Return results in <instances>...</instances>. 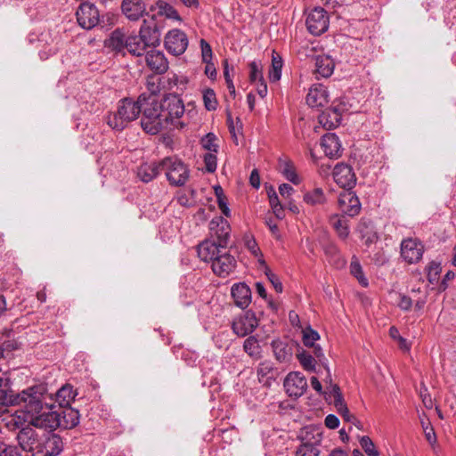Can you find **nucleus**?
Returning a JSON list of instances; mask_svg holds the SVG:
<instances>
[{
  "label": "nucleus",
  "instance_id": "obj_25",
  "mask_svg": "<svg viewBox=\"0 0 456 456\" xmlns=\"http://www.w3.org/2000/svg\"><path fill=\"white\" fill-rule=\"evenodd\" d=\"M328 92L321 84L314 85L306 95V103L311 108L323 107L328 102Z\"/></svg>",
  "mask_w": 456,
  "mask_h": 456
},
{
  "label": "nucleus",
  "instance_id": "obj_49",
  "mask_svg": "<svg viewBox=\"0 0 456 456\" xmlns=\"http://www.w3.org/2000/svg\"><path fill=\"white\" fill-rule=\"evenodd\" d=\"M249 79L252 83L263 81L262 64L260 61H252L249 63Z\"/></svg>",
  "mask_w": 456,
  "mask_h": 456
},
{
  "label": "nucleus",
  "instance_id": "obj_16",
  "mask_svg": "<svg viewBox=\"0 0 456 456\" xmlns=\"http://www.w3.org/2000/svg\"><path fill=\"white\" fill-rule=\"evenodd\" d=\"M211 263L212 271L219 277L228 276L236 267L235 258L226 249L223 250Z\"/></svg>",
  "mask_w": 456,
  "mask_h": 456
},
{
  "label": "nucleus",
  "instance_id": "obj_1",
  "mask_svg": "<svg viewBox=\"0 0 456 456\" xmlns=\"http://www.w3.org/2000/svg\"><path fill=\"white\" fill-rule=\"evenodd\" d=\"M47 399L53 400V395L48 392L46 384L31 386L19 393V404L31 417L40 413L44 407L52 408Z\"/></svg>",
  "mask_w": 456,
  "mask_h": 456
},
{
  "label": "nucleus",
  "instance_id": "obj_4",
  "mask_svg": "<svg viewBox=\"0 0 456 456\" xmlns=\"http://www.w3.org/2000/svg\"><path fill=\"white\" fill-rule=\"evenodd\" d=\"M162 170L165 171L167 180L173 186H183L190 178L188 166L177 157H166L161 159Z\"/></svg>",
  "mask_w": 456,
  "mask_h": 456
},
{
  "label": "nucleus",
  "instance_id": "obj_9",
  "mask_svg": "<svg viewBox=\"0 0 456 456\" xmlns=\"http://www.w3.org/2000/svg\"><path fill=\"white\" fill-rule=\"evenodd\" d=\"M334 182L346 190H352L356 184V175L353 168L345 163L337 164L332 171Z\"/></svg>",
  "mask_w": 456,
  "mask_h": 456
},
{
  "label": "nucleus",
  "instance_id": "obj_40",
  "mask_svg": "<svg viewBox=\"0 0 456 456\" xmlns=\"http://www.w3.org/2000/svg\"><path fill=\"white\" fill-rule=\"evenodd\" d=\"M19 393L14 392L9 387L0 388V406H18Z\"/></svg>",
  "mask_w": 456,
  "mask_h": 456
},
{
  "label": "nucleus",
  "instance_id": "obj_64",
  "mask_svg": "<svg viewBox=\"0 0 456 456\" xmlns=\"http://www.w3.org/2000/svg\"><path fill=\"white\" fill-rule=\"evenodd\" d=\"M292 191H294L293 187L288 183H282L279 187V192L283 198L289 197Z\"/></svg>",
  "mask_w": 456,
  "mask_h": 456
},
{
  "label": "nucleus",
  "instance_id": "obj_28",
  "mask_svg": "<svg viewBox=\"0 0 456 456\" xmlns=\"http://www.w3.org/2000/svg\"><path fill=\"white\" fill-rule=\"evenodd\" d=\"M231 293L235 305L242 309L248 307L251 302V290L246 283L232 285Z\"/></svg>",
  "mask_w": 456,
  "mask_h": 456
},
{
  "label": "nucleus",
  "instance_id": "obj_37",
  "mask_svg": "<svg viewBox=\"0 0 456 456\" xmlns=\"http://www.w3.org/2000/svg\"><path fill=\"white\" fill-rule=\"evenodd\" d=\"M204 149L208 152L204 154L205 170L208 173H214L217 167V159L216 153L217 152V144H203Z\"/></svg>",
  "mask_w": 456,
  "mask_h": 456
},
{
  "label": "nucleus",
  "instance_id": "obj_19",
  "mask_svg": "<svg viewBox=\"0 0 456 456\" xmlns=\"http://www.w3.org/2000/svg\"><path fill=\"white\" fill-rule=\"evenodd\" d=\"M63 450V443L61 437L52 432L44 431V438H42L38 454L43 456H56Z\"/></svg>",
  "mask_w": 456,
  "mask_h": 456
},
{
  "label": "nucleus",
  "instance_id": "obj_52",
  "mask_svg": "<svg viewBox=\"0 0 456 456\" xmlns=\"http://www.w3.org/2000/svg\"><path fill=\"white\" fill-rule=\"evenodd\" d=\"M0 456H22L20 449L12 444L0 441Z\"/></svg>",
  "mask_w": 456,
  "mask_h": 456
},
{
  "label": "nucleus",
  "instance_id": "obj_53",
  "mask_svg": "<svg viewBox=\"0 0 456 456\" xmlns=\"http://www.w3.org/2000/svg\"><path fill=\"white\" fill-rule=\"evenodd\" d=\"M360 444H361L362 448L364 450V452L369 456H378L379 455V452L375 449V445H374L372 440L369 436H362L360 440Z\"/></svg>",
  "mask_w": 456,
  "mask_h": 456
},
{
  "label": "nucleus",
  "instance_id": "obj_51",
  "mask_svg": "<svg viewBox=\"0 0 456 456\" xmlns=\"http://www.w3.org/2000/svg\"><path fill=\"white\" fill-rule=\"evenodd\" d=\"M320 338L318 332L312 330L311 328L305 329L303 331V343L307 347H312L315 344V341Z\"/></svg>",
  "mask_w": 456,
  "mask_h": 456
},
{
  "label": "nucleus",
  "instance_id": "obj_12",
  "mask_svg": "<svg viewBox=\"0 0 456 456\" xmlns=\"http://www.w3.org/2000/svg\"><path fill=\"white\" fill-rule=\"evenodd\" d=\"M283 386L289 397L298 398L305 392L307 381L300 372L294 371L286 376Z\"/></svg>",
  "mask_w": 456,
  "mask_h": 456
},
{
  "label": "nucleus",
  "instance_id": "obj_8",
  "mask_svg": "<svg viewBox=\"0 0 456 456\" xmlns=\"http://www.w3.org/2000/svg\"><path fill=\"white\" fill-rule=\"evenodd\" d=\"M151 48L159 45L161 38L160 28L156 22V15L152 14L149 20L144 19L138 34Z\"/></svg>",
  "mask_w": 456,
  "mask_h": 456
},
{
  "label": "nucleus",
  "instance_id": "obj_24",
  "mask_svg": "<svg viewBox=\"0 0 456 456\" xmlns=\"http://www.w3.org/2000/svg\"><path fill=\"white\" fill-rule=\"evenodd\" d=\"M118 110L119 111V118L128 125L129 122L134 120L141 113L139 99L136 102L126 98L123 99L119 102Z\"/></svg>",
  "mask_w": 456,
  "mask_h": 456
},
{
  "label": "nucleus",
  "instance_id": "obj_7",
  "mask_svg": "<svg viewBox=\"0 0 456 456\" xmlns=\"http://www.w3.org/2000/svg\"><path fill=\"white\" fill-rule=\"evenodd\" d=\"M209 239L219 243L221 248H227L230 239L231 226L223 216H216L208 224Z\"/></svg>",
  "mask_w": 456,
  "mask_h": 456
},
{
  "label": "nucleus",
  "instance_id": "obj_62",
  "mask_svg": "<svg viewBox=\"0 0 456 456\" xmlns=\"http://www.w3.org/2000/svg\"><path fill=\"white\" fill-rule=\"evenodd\" d=\"M249 183L255 189H258L260 186V175L257 169H253L249 176Z\"/></svg>",
  "mask_w": 456,
  "mask_h": 456
},
{
  "label": "nucleus",
  "instance_id": "obj_30",
  "mask_svg": "<svg viewBox=\"0 0 456 456\" xmlns=\"http://www.w3.org/2000/svg\"><path fill=\"white\" fill-rule=\"evenodd\" d=\"M356 232L368 247L378 240L379 237L374 230L373 224L369 219L362 218L357 224Z\"/></svg>",
  "mask_w": 456,
  "mask_h": 456
},
{
  "label": "nucleus",
  "instance_id": "obj_14",
  "mask_svg": "<svg viewBox=\"0 0 456 456\" xmlns=\"http://www.w3.org/2000/svg\"><path fill=\"white\" fill-rule=\"evenodd\" d=\"M76 15L78 24L86 29L95 27L99 22V12L94 4L89 3L81 4Z\"/></svg>",
  "mask_w": 456,
  "mask_h": 456
},
{
  "label": "nucleus",
  "instance_id": "obj_58",
  "mask_svg": "<svg viewBox=\"0 0 456 456\" xmlns=\"http://www.w3.org/2000/svg\"><path fill=\"white\" fill-rule=\"evenodd\" d=\"M334 405H335L338 412L342 417H346V415H348V408H347L346 404L345 403L343 397L335 400Z\"/></svg>",
  "mask_w": 456,
  "mask_h": 456
},
{
  "label": "nucleus",
  "instance_id": "obj_11",
  "mask_svg": "<svg viewBox=\"0 0 456 456\" xmlns=\"http://www.w3.org/2000/svg\"><path fill=\"white\" fill-rule=\"evenodd\" d=\"M338 207L343 215L351 217L357 216L362 208L358 197L352 190H346L339 194Z\"/></svg>",
  "mask_w": 456,
  "mask_h": 456
},
{
  "label": "nucleus",
  "instance_id": "obj_38",
  "mask_svg": "<svg viewBox=\"0 0 456 456\" xmlns=\"http://www.w3.org/2000/svg\"><path fill=\"white\" fill-rule=\"evenodd\" d=\"M276 375V370L273 368V364L271 362H263L257 368V376L260 382L265 385H270L271 380H274Z\"/></svg>",
  "mask_w": 456,
  "mask_h": 456
},
{
  "label": "nucleus",
  "instance_id": "obj_23",
  "mask_svg": "<svg viewBox=\"0 0 456 456\" xmlns=\"http://www.w3.org/2000/svg\"><path fill=\"white\" fill-rule=\"evenodd\" d=\"M219 243L212 239H207L198 246V256L204 262H212L223 250Z\"/></svg>",
  "mask_w": 456,
  "mask_h": 456
},
{
  "label": "nucleus",
  "instance_id": "obj_2",
  "mask_svg": "<svg viewBox=\"0 0 456 456\" xmlns=\"http://www.w3.org/2000/svg\"><path fill=\"white\" fill-rule=\"evenodd\" d=\"M139 104L142 113L141 120L142 129L147 134H157L163 126L160 102L157 101L155 95L141 94Z\"/></svg>",
  "mask_w": 456,
  "mask_h": 456
},
{
  "label": "nucleus",
  "instance_id": "obj_41",
  "mask_svg": "<svg viewBox=\"0 0 456 456\" xmlns=\"http://www.w3.org/2000/svg\"><path fill=\"white\" fill-rule=\"evenodd\" d=\"M318 438L314 443L310 441L304 442L296 452V456H319L320 450L316 444L321 442V435L318 434Z\"/></svg>",
  "mask_w": 456,
  "mask_h": 456
},
{
  "label": "nucleus",
  "instance_id": "obj_42",
  "mask_svg": "<svg viewBox=\"0 0 456 456\" xmlns=\"http://www.w3.org/2000/svg\"><path fill=\"white\" fill-rule=\"evenodd\" d=\"M282 60L274 51L272 55V65L269 70V79L271 82H277L281 76Z\"/></svg>",
  "mask_w": 456,
  "mask_h": 456
},
{
  "label": "nucleus",
  "instance_id": "obj_20",
  "mask_svg": "<svg viewBox=\"0 0 456 456\" xmlns=\"http://www.w3.org/2000/svg\"><path fill=\"white\" fill-rule=\"evenodd\" d=\"M121 12L130 21H138L145 15L149 16L143 0H122Z\"/></svg>",
  "mask_w": 456,
  "mask_h": 456
},
{
  "label": "nucleus",
  "instance_id": "obj_6",
  "mask_svg": "<svg viewBox=\"0 0 456 456\" xmlns=\"http://www.w3.org/2000/svg\"><path fill=\"white\" fill-rule=\"evenodd\" d=\"M305 25L307 30L314 36H320L329 28V16L321 7H315L306 14Z\"/></svg>",
  "mask_w": 456,
  "mask_h": 456
},
{
  "label": "nucleus",
  "instance_id": "obj_57",
  "mask_svg": "<svg viewBox=\"0 0 456 456\" xmlns=\"http://www.w3.org/2000/svg\"><path fill=\"white\" fill-rule=\"evenodd\" d=\"M412 301L411 297L405 295H399L398 306L403 311H409L411 308Z\"/></svg>",
  "mask_w": 456,
  "mask_h": 456
},
{
  "label": "nucleus",
  "instance_id": "obj_31",
  "mask_svg": "<svg viewBox=\"0 0 456 456\" xmlns=\"http://www.w3.org/2000/svg\"><path fill=\"white\" fill-rule=\"evenodd\" d=\"M275 359L280 362H289L293 355V346L286 341L276 339L271 344Z\"/></svg>",
  "mask_w": 456,
  "mask_h": 456
},
{
  "label": "nucleus",
  "instance_id": "obj_13",
  "mask_svg": "<svg viewBox=\"0 0 456 456\" xmlns=\"http://www.w3.org/2000/svg\"><path fill=\"white\" fill-rule=\"evenodd\" d=\"M188 46V38L180 29L170 30L165 37L166 49L174 55H180L185 52Z\"/></svg>",
  "mask_w": 456,
  "mask_h": 456
},
{
  "label": "nucleus",
  "instance_id": "obj_56",
  "mask_svg": "<svg viewBox=\"0 0 456 456\" xmlns=\"http://www.w3.org/2000/svg\"><path fill=\"white\" fill-rule=\"evenodd\" d=\"M200 47L203 62L210 61L212 59V49L210 45L206 40L201 39Z\"/></svg>",
  "mask_w": 456,
  "mask_h": 456
},
{
  "label": "nucleus",
  "instance_id": "obj_17",
  "mask_svg": "<svg viewBox=\"0 0 456 456\" xmlns=\"http://www.w3.org/2000/svg\"><path fill=\"white\" fill-rule=\"evenodd\" d=\"M346 110H347L346 104L340 102L323 111L319 116V122L327 129L336 128L339 126L342 114Z\"/></svg>",
  "mask_w": 456,
  "mask_h": 456
},
{
  "label": "nucleus",
  "instance_id": "obj_36",
  "mask_svg": "<svg viewBox=\"0 0 456 456\" xmlns=\"http://www.w3.org/2000/svg\"><path fill=\"white\" fill-rule=\"evenodd\" d=\"M334 61L329 56H318L315 59V72L323 77L333 73Z\"/></svg>",
  "mask_w": 456,
  "mask_h": 456
},
{
  "label": "nucleus",
  "instance_id": "obj_18",
  "mask_svg": "<svg viewBox=\"0 0 456 456\" xmlns=\"http://www.w3.org/2000/svg\"><path fill=\"white\" fill-rule=\"evenodd\" d=\"M258 325V321L252 312H246L236 318L232 323L233 332L239 337L252 333Z\"/></svg>",
  "mask_w": 456,
  "mask_h": 456
},
{
  "label": "nucleus",
  "instance_id": "obj_59",
  "mask_svg": "<svg viewBox=\"0 0 456 456\" xmlns=\"http://www.w3.org/2000/svg\"><path fill=\"white\" fill-rule=\"evenodd\" d=\"M325 426L330 429H335L339 426V419L334 414H329L324 420Z\"/></svg>",
  "mask_w": 456,
  "mask_h": 456
},
{
  "label": "nucleus",
  "instance_id": "obj_33",
  "mask_svg": "<svg viewBox=\"0 0 456 456\" xmlns=\"http://www.w3.org/2000/svg\"><path fill=\"white\" fill-rule=\"evenodd\" d=\"M149 12H156L154 13L157 16H165L167 19H173L181 21V17L177 11L169 4L165 1H158L155 4L150 7Z\"/></svg>",
  "mask_w": 456,
  "mask_h": 456
},
{
  "label": "nucleus",
  "instance_id": "obj_39",
  "mask_svg": "<svg viewBox=\"0 0 456 456\" xmlns=\"http://www.w3.org/2000/svg\"><path fill=\"white\" fill-rule=\"evenodd\" d=\"M128 37L120 29H115L109 39V46L117 52L126 50Z\"/></svg>",
  "mask_w": 456,
  "mask_h": 456
},
{
  "label": "nucleus",
  "instance_id": "obj_55",
  "mask_svg": "<svg viewBox=\"0 0 456 456\" xmlns=\"http://www.w3.org/2000/svg\"><path fill=\"white\" fill-rule=\"evenodd\" d=\"M246 248L251 252V254L255 256H261V250L256 241V240L252 237H246L245 239Z\"/></svg>",
  "mask_w": 456,
  "mask_h": 456
},
{
  "label": "nucleus",
  "instance_id": "obj_21",
  "mask_svg": "<svg viewBox=\"0 0 456 456\" xmlns=\"http://www.w3.org/2000/svg\"><path fill=\"white\" fill-rule=\"evenodd\" d=\"M142 62H145L146 66L157 74H164L168 69V61L164 53L154 48L147 51Z\"/></svg>",
  "mask_w": 456,
  "mask_h": 456
},
{
  "label": "nucleus",
  "instance_id": "obj_47",
  "mask_svg": "<svg viewBox=\"0 0 456 456\" xmlns=\"http://www.w3.org/2000/svg\"><path fill=\"white\" fill-rule=\"evenodd\" d=\"M119 115V111L117 110L114 113H110L106 118V122L108 126L116 131H121L123 130L127 125L125 123L123 119H121Z\"/></svg>",
  "mask_w": 456,
  "mask_h": 456
},
{
  "label": "nucleus",
  "instance_id": "obj_45",
  "mask_svg": "<svg viewBox=\"0 0 456 456\" xmlns=\"http://www.w3.org/2000/svg\"><path fill=\"white\" fill-rule=\"evenodd\" d=\"M297 358L305 370H315L316 359L310 353L303 350L297 354Z\"/></svg>",
  "mask_w": 456,
  "mask_h": 456
},
{
  "label": "nucleus",
  "instance_id": "obj_60",
  "mask_svg": "<svg viewBox=\"0 0 456 456\" xmlns=\"http://www.w3.org/2000/svg\"><path fill=\"white\" fill-rule=\"evenodd\" d=\"M323 250H324L326 256H328L330 257H334L338 255V248L332 242H329L328 244H326L323 247Z\"/></svg>",
  "mask_w": 456,
  "mask_h": 456
},
{
  "label": "nucleus",
  "instance_id": "obj_3",
  "mask_svg": "<svg viewBox=\"0 0 456 456\" xmlns=\"http://www.w3.org/2000/svg\"><path fill=\"white\" fill-rule=\"evenodd\" d=\"M160 109L163 122L179 129L188 126V122L182 119L185 109L183 100L177 94H167L160 102Z\"/></svg>",
  "mask_w": 456,
  "mask_h": 456
},
{
  "label": "nucleus",
  "instance_id": "obj_63",
  "mask_svg": "<svg viewBox=\"0 0 456 456\" xmlns=\"http://www.w3.org/2000/svg\"><path fill=\"white\" fill-rule=\"evenodd\" d=\"M311 348H313V356L315 359H317L321 363L323 364L326 358L324 356L322 348L317 344L312 346Z\"/></svg>",
  "mask_w": 456,
  "mask_h": 456
},
{
  "label": "nucleus",
  "instance_id": "obj_26",
  "mask_svg": "<svg viewBox=\"0 0 456 456\" xmlns=\"http://www.w3.org/2000/svg\"><path fill=\"white\" fill-rule=\"evenodd\" d=\"M149 45L139 35L128 36V42L126 44V51L133 56L138 57V63H142V58L145 56Z\"/></svg>",
  "mask_w": 456,
  "mask_h": 456
},
{
  "label": "nucleus",
  "instance_id": "obj_34",
  "mask_svg": "<svg viewBox=\"0 0 456 456\" xmlns=\"http://www.w3.org/2000/svg\"><path fill=\"white\" fill-rule=\"evenodd\" d=\"M77 395V391L70 384H65L55 393V401L60 407H68L70 406Z\"/></svg>",
  "mask_w": 456,
  "mask_h": 456
},
{
  "label": "nucleus",
  "instance_id": "obj_22",
  "mask_svg": "<svg viewBox=\"0 0 456 456\" xmlns=\"http://www.w3.org/2000/svg\"><path fill=\"white\" fill-rule=\"evenodd\" d=\"M309 152L314 160L322 159V154L330 159H338L342 156L343 149L341 144H314Z\"/></svg>",
  "mask_w": 456,
  "mask_h": 456
},
{
  "label": "nucleus",
  "instance_id": "obj_5",
  "mask_svg": "<svg viewBox=\"0 0 456 456\" xmlns=\"http://www.w3.org/2000/svg\"><path fill=\"white\" fill-rule=\"evenodd\" d=\"M28 425L22 428L16 436L20 448L24 452L38 453L44 431H38Z\"/></svg>",
  "mask_w": 456,
  "mask_h": 456
},
{
  "label": "nucleus",
  "instance_id": "obj_29",
  "mask_svg": "<svg viewBox=\"0 0 456 456\" xmlns=\"http://www.w3.org/2000/svg\"><path fill=\"white\" fill-rule=\"evenodd\" d=\"M162 170L161 160L159 162L142 163L137 167V177L142 183H150L155 179Z\"/></svg>",
  "mask_w": 456,
  "mask_h": 456
},
{
  "label": "nucleus",
  "instance_id": "obj_10",
  "mask_svg": "<svg viewBox=\"0 0 456 456\" xmlns=\"http://www.w3.org/2000/svg\"><path fill=\"white\" fill-rule=\"evenodd\" d=\"M424 246L416 238H407L401 243V256L408 264L418 263L423 256Z\"/></svg>",
  "mask_w": 456,
  "mask_h": 456
},
{
  "label": "nucleus",
  "instance_id": "obj_35",
  "mask_svg": "<svg viewBox=\"0 0 456 456\" xmlns=\"http://www.w3.org/2000/svg\"><path fill=\"white\" fill-rule=\"evenodd\" d=\"M304 202L310 206H322L327 203V198L322 188L316 187L306 191L303 197Z\"/></svg>",
  "mask_w": 456,
  "mask_h": 456
},
{
  "label": "nucleus",
  "instance_id": "obj_44",
  "mask_svg": "<svg viewBox=\"0 0 456 456\" xmlns=\"http://www.w3.org/2000/svg\"><path fill=\"white\" fill-rule=\"evenodd\" d=\"M243 348L245 352L251 357H260V346L258 340L254 337L250 336L244 341Z\"/></svg>",
  "mask_w": 456,
  "mask_h": 456
},
{
  "label": "nucleus",
  "instance_id": "obj_61",
  "mask_svg": "<svg viewBox=\"0 0 456 456\" xmlns=\"http://www.w3.org/2000/svg\"><path fill=\"white\" fill-rule=\"evenodd\" d=\"M265 224L269 227L272 234L276 239H280L281 238V234H280L277 224L272 218H266L265 219Z\"/></svg>",
  "mask_w": 456,
  "mask_h": 456
},
{
  "label": "nucleus",
  "instance_id": "obj_48",
  "mask_svg": "<svg viewBox=\"0 0 456 456\" xmlns=\"http://www.w3.org/2000/svg\"><path fill=\"white\" fill-rule=\"evenodd\" d=\"M350 271L351 273L359 281V282L363 286H368V281L363 276V272L362 269V266L359 263V261L356 258H353L351 264H350Z\"/></svg>",
  "mask_w": 456,
  "mask_h": 456
},
{
  "label": "nucleus",
  "instance_id": "obj_27",
  "mask_svg": "<svg viewBox=\"0 0 456 456\" xmlns=\"http://www.w3.org/2000/svg\"><path fill=\"white\" fill-rule=\"evenodd\" d=\"M58 421L60 422V428L62 429H70L75 428L79 423V413L78 411L68 407H61V410L57 411Z\"/></svg>",
  "mask_w": 456,
  "mask_h": 456
},
{
  "label": "nucleus",
  "instance_id": "obj_46",
  "mask_svg": "<svg viewBox=\"0 0 456 456\" xmlns=\"http://www.w3.org/2000/svg\"><path fill=\"white\" fill-rule=\"evenodd\" d=\"M259 263L265 266V273L268 281L273 285L275 291L278 293H281L282 292V283L280 281L279 277L271 271V269L266 265L264 259H259Z\"/></svg>",
  "mask_w": 456,
  "mask_h": 456
},
{
  "label": "nucleus",
  "instance_id": "obj_43",
  "mask_svg": "<svg viewBox=\"0 0 456 456\" xmlns=\"http://www.w3.org/2000/svg\"><path fill=\"white\" fill-rule=\"evenodd\" d=\"M279 170L286 177L287 180L293 183L294 184H298L300 183L295 167L290 161L281 160L279 163Z\"/></svg>",
  "mask_w": 456,
  "mask_h": 456
},
{
  "label": "nucleus",
  "instance_id": "obj_15",
  "mask_svg": "<svg viewBox=\"0 0 456 456\" xmlns=\"http://www.w3.org/2000/svg\"><path fill=\"white\" fill-rule=\"evenodd\" d=\"M30 426L40 429L39 431L49 430L52 432L60 428L57 411H47L35 414L28 422Z\"/></svg>",
  "mask_w": 456,
  "mask_h": 456
},
{
  "label": "nucleus",
  "instance_id": "obj_50",
  "mask_svg": "<svg viewBox=\"0 0 456 456\" xmlns=\"http://www.w3.org/2000/svg\"><path fill=\"white\" fill-rule=\"evenodd\" d=\"M203 102L208 110H215L217 107L216 94L212 89H207L203 93Z\"/></svg>",
  "mask_w": 456,
  "mask_h": 456
},
{
  "label": "nucleus",
  "instance_id": "obj_54",
  "mask_svg": "<svg viewBox=\"0 0 456 456\" xmlns=\"http://www.w3.org/2000/svg\"><path fill=\"white\" fill-rule=\"evenodd\" d=\"M427 270H428V280L429 281V282H431V283L436 282L438 280V277H439V274L441 272L440 265L436 262H432L428 265Z\"/></svg>",
  "mask_w": 456,
  "mask_h": 456
},
{
  "label": "nucleus",
  "instance_id": "obj_32",
  "mask_svg": "<svg viewBox=\"0 0 456 456\" xmlns=\"http://www.w3.org/2000/svg\"><path fill=\"white\" fill-rule=\"evenodd\" d=\"M329 223L335 230L340 240H346L348 238L350 234L349 224L348 220L345 217V215H331L330 216Z\"/></svg>",
  "mask_w": 456,
  "mask_h": 456
}]
</instances>
